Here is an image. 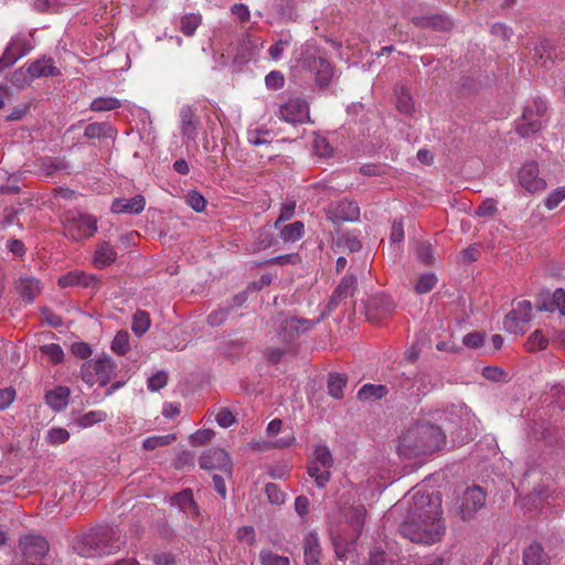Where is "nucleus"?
Instances as JSON below:
<instances>
[{
  "label": "nucleus",
  "instance_id": "603ef678",
  "mask_svg": "<svg viewBox=\"0 0 565 565\" xmlns=\"http://www.w3.org/2000/svg\"><path fill=\"white\" fill-rule=\"evenodd\" d=\"M565 200V186H558L553 192H551L545 199V206L548 210H554L558 206V204Z\"/></svg>",
  "mask_w": 565,
  "mask_h": 565
},
{
  "label": "nucleus",
  "instance_id": "4468645a",
  "mask_svg": "<svg viewBox=\"0 0 565 565\" xmlns=\"http://www.w3.org/2000/svg\"><path fill=\"white\" fill-rule=\"evenodd\" d=\"M519 183L530 193L541 192L546 189V181L539 177L536 162H526L519 171Z\"/></svg>",
  "mask_w": 565,
  "mask_h": 565
},
{
  "label": "nucleus",
  "instance_id": "2f4dec72",
  "mask_svg": "<svg viewBox=\"0 0 565 565\" xmlns=\"http://www.w3.org/2000/svg\"><path fill=\"white\" fill-rule=\"evenodd\" d=\"M353 295V276H345L342 278L339 286L332 294L331 303L337 306L342 299Z\"/></svg>",
  "mask_w": 565,
  "mask_h": 565
},
{
  "label": "nucleus",
  "instance_id": "37998d69",
  "mask_svg": "<svg viewBox=\"0 0 565 565\" xmlns=\"http://www.w3.org/2000/svg\"><path fill=\"white\" fill-rule=\"evenodd\" d=\"M437 284L434 273L423 274L415 284V291L419 295L429 292Z\"/></svg>",
  "mask_w": 565,
  "mask_h": 565
},
{
  "label": "nucleus",
  "instance_id": "cd10ccee",
  "mask_svg": "<svg viewBox=\"0 0 565 565\" xmlns=\"http://www.w3.org/2000/svg\"><path fill=\"white\" fill-rule=\"evenodd\" d=\"M279 236L285 243H294L305 234V224L301 221H295L279 228Z\"/></svg>",
  "mask_w": 565,
  "mask_h": 565
},
{
  "label": "nucleus",
  "instance_id": "39448f33",
  "mask_svg": "<svg viewBox=\"0 0 565 565\" xmlns=\"http://www.w3.org/2000/svg\"><path fill=\"white\" fill-rule=\"evenodd\" d=\"M547 105L536 98L532 104L525 106L522 116L515 120V131L522 138H529L539 132L547 121Z\"/></svg>",
  "mask_w": 565,
  "mask_h": 565
},
{
  "label": "nucleus",
  "instance_id": "a19ab883",
  "mask_svg": "<svg viewBox=\"0 0 565 565\" xmlns=\"http://www.w3.org/2000/svg\"><path fill=\"white\" fill-rule=\"evenodd\" d=\"M259 563L262 565H290L287 556L278 555L267 548H263L259 552Z\"/></svg>",
  "mask_w": 565,
  "mask_h": 565
},
{
  "label": "nucleus",
  "instance_id": "e2e57ef3",
  "mask_svg": "<svg viewBox=\"0 0 565 565\" xmlns=\"http://www.w3.org/2000/svg\"><path fill=\"white\" fill-rule=\"evenodd\" d=\"M300 257L297 253H292V254H286V255H279V256H276V257H273L270 259H268L266 263L269 264V265H279V266H284V265H287V264H297V263H300Z\"/></svg>",
  "mask_w": 565,
  "mask_h": 565
},
{
  "label": "nucleus",
  "instance_id": "9b49d317",
  "mask_svg": "<svg viewBox=\"0 0 565 565\" xmlns=\"http://www.w3.org/2000/svg\"><path fill=\"white\" fill-rule=\"evenodd\" d=\"M199 465L205 470H220L226 476L232 475L233 462L228 454L221 448H212L203 452Z\"/></svg>",
  "mask_w": 565,
  "mask_h": 565
},
{
  "label": "nucleus",
  "instance_id": "bb28decb",
  "mask_svg": "<svg viewBox=\"0 0 565 565\" xmlns=\"http://www.w3.org/2000/svg\"><path fill=\"white\" fill-rule=\"evenodd\" d=\"M387 393L388 390L383 384H365L359 390L356 397L360 401L375 402L385 397Z\"/></svg>",
  "mask_w": 565,
  "mask_h": 565
},
{
  "label": "nucleus",
  "instance_id": "f03ea898",
  "mask_svg": "<svg viewBox=\"0 0 565 565\" xmlns=\"http://www.w3.org/2000/svg\"><path fill=\"white\" fill-rule=\"evenodd\" d=\"M446 441V434L439 426L422 420L401 436L397 452L405 459L419 458L441 450Z\"/></svg>",
  "mask_w": 565,
  "mask_h": 565
},
{
  "label": "nucleus",
  "instance_id": "0eeeda50",
  "mask_svg": "<svg viewBox=\"0 0 565 565\" xmlns=\"http://www.w3.org/2000/svg\"><path fill=\"white\" fill-rule=\"evenodd\" d=\"M487 493L480 486L468 487L449 511L451 518L459 516L463 522L472 520L486 504Z\"/></svg>",
  "mask_w": 565,
  "mask_h": 565
},
{
  "label": "nucleus",
  "instance_id": "79ce46f5",
  "mask_svg": "<svg viewBox=\"0 0 565 565\" xmlns=\"http://www.w3.org/2000/svg\"><path fill=\"white\" fill-rule=\"evenodd\" d=\"M130 349L129 334L127 331H119L111 342V350L119 354L125 355Z\"/></svg>",
  "mask_w": 565,
  "mask_h": 565
},
{
  "label": "nucleus",
  "instance_id": "473e14b6",
  "mask_svg": "<svg viewBox=\"0 0 565 565\" xmlns=\"http://www.w3.org/2000/svg\"><path fill=\"white\" fill-rule=\"evenodd\" d=\"M307 471L319 488H324L330 480V469L316 465L315 462H308Z\"/></svg>",
  "mask_w": 565,
  "mask_h": 565
},
{
  "label": "nucleus",
  "instance_id": "4c0bfd02",
  "mask_svg": "<svg viewBox=\"0 0 565 565\" xmlns=\"http://www.w3.org/2000/svg\"><path fill=\"white\" fill-rule=\"evenodd\" d=\"M529 321L522 320L515 312H509L503 320V328L505 331L513 334H522L525 331V324Z\"/></svg>",
  "mask_w": 565,
  "mask_h": 565
},
{
  "label": "nucleus",
  "instance_id": "423d86ee",
  "mask_svg": "<svg viewBox=\"0 0 565 565\" xmlns=\"http://www.w3.org/2000/svg\"><path fill=\"white\" fill-rule=\"evenodd\" d=\"M64 235L73 241L88 238L97 231V220L79 211H67L62 216Z\"/></svg>",
  "mask_w": 565,
  "mask_h": 565
},
{
  "label": "nucleus",
  "instance_id": "7ed1b4c3",
  "mask_svg": "<svg viewBox=\"0 0 565 565\" xmlns=\"http://www.w3.org/2000/svg\"><path fill=\"white\" fill-rule=\"evenodd\" d=\"M124 544L117 527L100 525L77 537L73 547L83 557H96L114 554Z\"/></svg>",
  "mask_w": 565,
  "mask_h": 565
},
{
  "label": "nucleus",
  "instance_id": "6e6552de",
  "mask_svg": "<svg viewBox=\"0 0 565 565\" xmlns=\"http://www.w3.org/2000/svg\"><path fill=\"white\" fill-rule=\"evenodd\" d=\"M115 367L111 358L104 354L96 360L83 363L81 369L82 380L90 386L96 382L100 386H105L110 382Z\"/></svg>",
  "mask_w": 565,
  "mask_h": 565
},
{
  "label": "nucleus",
  "instance_id": "774afa93",
  "mask_svg": "<svg viewBox=\"0 0 565 565\" xmlns=\"http://www.w3.org/2000/svg\"><path fill=\"white\" fill-rule=\"evenodd\" d=\"M265 83L268 88L278 89L284 86L285 78L280 72L273 71L265 77Z\"/></svg>",
  "mask_w": 565,
  "mask_h": 565
},
{
  "label": "nucleus",
  "instance_id": "5fc2aeb1",
  "mask_svg": "<svg viewBox=\"0 0 565 565\" xmlns=\"http://www.w3.org/2000/svg\"><path fill=\"white\" fill-rule=\"evenodd\" d=\"M237 540L249 546L256 543V531L253 526L245 525L237 530Z\"/></svg>",
  "mask_w": 565,
  "mask_h": 565
},
{
  "label": "nucleus",
  "instance_id": "5701e85b",
  "mask_svg": "<svg viewBox=\"0 0 565 565\" xmlns=\"http://www.w3.org/2000/svg\"><path fill=\"white\" fill-rule=\"evenodd\" d=\"M308 67L315 74L319 86L324 87L329 85L333 76V68L327 60L322 57L312 58L308 62Z\"/></svg>",
  "mask_w": 565,
  "mask_h": 565
},
{
  "label": "nucleus",
  "instance_id": "b1692460",
  "mask_svg": "<svg viewBox=\"0 0 565 565\" xmlns=\"http://www.w3.org/2000/svg\"><path fill=\"white\" fill-rule=\"evenodd\" d=\"M71 391L66 386H57L45 393V403L55 412L66 408L70 401Z\"/></svg>",
  "mask_w": 565,
  "mask_h": 565
},
{
  "label": "nucleus",
  "instance_id": "680f3d73",
  "mask_svg": "<svg viewBox=\"0 0 565 565\" xmlns=\"http://www.w3.org/2000/svg\"><path fill=\"white\" fill-rule=\"evenodd\" d=\"M215 420L221 427L227 428L232 426L236 419L233 413L228 408L224 407L217 412Z\"/></svg>",
  "mask_w": 565,
  "mask_h": 565
},
{
  "label": "nucleus",
  "instance_id": "49530a36",
  "mask_svg": "<svg viewBox=\"0 0 565 565\" xmlns=\"http://www.w3.org/2000/svg\"><path fill=\"white\" fill-rule=\"evenodd\" d=\"M297 202L296 200H288L281 204L280 213L277 221L274 223L276 230L280 228V224L290 220L295 215Z\"/></svg>",
  "mask_w": 565,
  "mask_h": 565
},
{
  "label": "nucleus",
  "instance_id": "c85d7f7f",
  "mask_svg": "<svg viewBox=\"0 0 565 565\" xmlns=\"http://www.w3.org/2000/svg\"><path fill=\"white\" fill-rule=\"evenodd\" d=\"M172 503L178 505L184 513L195 514L198 505L194 502L193 493L191 490H184L172 497Z\"/></svg>",
  "mask_w": 565,
  "mask_h": 565
},
{
  "label": "nucleus",
  "instance_id": "1a4fd4ad",
  "mask_svg": "<svg viewBox=\"0 0 565 565\" xmlns=\"http://www.w3.org/2000/svg\"><path fill=\"white\" fill-rule=\"evenodd\" d=\"M395 310V302L385 294H376L365 303V317L370 322L379 323Z\"/></svg>",
  "mask_w": 565,
  "mask_h": 565
},
{
  "label": "nucleus",
  "instance_id": "3c124183",
  "mask_svg": "<svg viewBox=\"0 0 565 565\" xmlns=\"http://www.w3.org/2000/svg\"><path fill=\"white\" fill-rule=\"evenodd\" d=\"M107 417V414L103 411H90L86 414H84L78 423L81 426L83 427H89L96 423H100L103 420H105Z\"/></svg>",
  "mask_w": 565,
  "mask_h": 565
},
{
  "label": "nucleus",
  "instance_id": "dca6fc26",
  "mask_svg": "<svg viewBox=\"0 0 565 565\" xmlns=\"http://www.w3.org/2000/svg\"><path fill=\"white\" fill-rule=\"evenodd\" d=\"M411 22L419 29H430L436 32H447L454 28V22L447 14L414 15Z\"/></svg>",
  "mask_w": 565,
  "mask_h": 565
},
{
  "label": "nucleus",
  "instance_id": "f704fd0d",
  "mask_svg": "<svg viewBox=\"0 0 565 565\" xmlns=\"http://www.w3.org/2000/svg\"><path fill=\"white\" fill-rule=\"evenodd\" d=\"M151 320L147 311L138 310L132 317L131 330L136 335L145 334L150 328Z\"/></svg>",
  "mask_w": 565,
  "mask_h": 565
},
{
  "label": "nucleus",
  "instance_id": "7c9ffc66",
  "mask_svg": "<svg viewBox=\"0 0 565 565\" xmlns=\"http://www.w3.org/2000/svg\"><path fill=\"white\" fill-rule=\"evenodd\" d=\"M308 462H315L327 469L333 466V458L326 445H317Z\"/></svg>",
  "mask_w": 565,
  "mask_h": 565
},
{
  "label": "nucleus",
  "instance_id": "f8f14e48",
  "mask_svg": "<svg viewBox=\"0 0 565 565\" xmlns=\"http://www.w3.org/2000/svg\"><path fill=\"white\" fill-rule=\"evenodd\" d=\"M278 117L290 124L306 122L309 119V106L301 98H290L280 106Z\"/></svg>",
  "mask_w": 565,
  "mask_h": 565
},
{
  "label": "nucleus",
  "instance_id": "a211bd4d",
  "mask_svg": "<svg viewBox=\"0 0 565 565\" xmlns=\"http://www.w3.org/2000/svg\"><path fill=\"white\" fill-rule=\"evenodd\" d=\"M146 206V199L141 194H137L131 199L118 198L111 203V212L116 214H140Z\"/></svg>",
  "mask_w": 565,
  "mask_h": 565
},
{
  "label": "nucleus",
  "instance_id": "aec40b11",
  "mask_svg": "<svg viewBox=\"0 0 565 565\" xmlns=\"http://www.w3.org/2000/svg\"><path fill=\"white\" fill-rule=\"evenodd\" d=\"M522 563L523 565H551V557L543 545L534 541L523 550Z\"/></svg>",
  "mask_w": 565,
  "mask_h": 565
},
{
  "label": "nucleus",
  "instance_id": "338daca9",
  "mask_svg": "<svg viewBox=\"0 0 565 565\" xmlns=\"http://www.w3.org/2000/svg\"><path fill=\"white\" fill-rule=\"evenodd\" d=\"M497 212V202L492 199L483 201L476 210L478 216H493Z\"/></svg>",
  "mask_w": 565,
  "mask_h": 565
},
{
  "label": "nucleus",
  "instance_id": "6e6d98bb",
  "mask_svg": "<svg viewBox=\"0 0 565 565\" xmlns=\"http://www.w3.org/2000/svg\"><path fill=\"white\" fill-rule=\"evenodd\" d=\"M369 565H394V562L385 551L376 548L370 553Z\"/></svg>",
  "mask_w": 565,
  "mask_h": 565
},
{
  "label": "nucleus",
  "instance_id": "c9c22d12",
  "mask_svg": "<svg viewBox=\"0 0 565 565\" xmlns=\"http://www.w3.org/2000/svg\"><path fill=\"white\" fill-rule=\"evenodd\" d=\"M202 22L200 13H189L181 18L180 30L185 36H192Z\"/></svg>",
  "mask_w": 565,
  "mask_h": 565
},
{
  "label": "nucleus",
  "instance_id": "ea45409f",
  "mask_svg": "<svg viewBox=\"0 0 565 565\" xmlns=\"http://www.w3.org/2000/svg\"><path fill=\"white\" fill-rule=\"evenodd\" d=\"M177 439L174 434L151 436L143 440V448L148 451L154 450L172 444Z\"/></svg>",
  "mask_w": 565,
  "mask_h": 565
},
{
  "label": "nucleus",
  "instance_id": "a18cd8bd",
  "mask_svg": "<svg viewBox=\"0 0 565 565\" xmlns=\"http://www.w3.org/2000/svg\"><path fill=\"white\" fill-rule=\"evenodd\" d=\"M41 352L46 355L53 364H58L64 359V352L60 344L50 343L40 348Z\"/></svg>",
  "mask_w": 565,
  "mask_h": 565
},
{
  "label": "nucleus",
  "instance_id": "9d476101",
  "mask_svg": "<svg viewBox=\"0 0 565 565\" xmlns=\"http://www.w3.org/2000/svg\"><path fill=\"white\" fill-rule=\"evenodd\" d=\"M535 308L539 311L555 312L565 316V289L557 288L551 292L547 288H542L535 295Z\"/></svg>",
  "mask_w": 565,
  "mask_h": 565
},
{
  "label": "nucleus",
  "instance_id": "052dcab7",
  "mask_svg": "<svg viewBox=\"0 0 565 565\" xmlns=\"http://www.w3.org/2000/svg\"><path fill=\"white\" fill-rule=\"evenodd\" d=\"M462 343L470 349L481 348L484 343V334L481 332H470L463 337Z\"/></svg>",
  "mask_w": 565,
  "mask_h": 565
},
{
  "label": "nucleus",
  "instance_id": "4be33fe9",
  "mask_svg": "<svg viewBox=\"0 0 565 565\" xmlns=\"http://www.w3.org/2000/svg\"><path fill=\"white\" fill-rule=\"evenodd\" d=\"M303 557L306 565H321V546L316 532H308L303 537Z\"/></svg>",
  "mask_w": 565,
  "mask_h": 565
},
{
  "label": "nucleus",
  "instance_id": "4d7b16f0",
  "mask_svg": "<svg viewBox=\"0 0 565 565\" xmlns=\"http://www.w3.org/2000/svg\"><path fill=\"white\" fill-rule=\"evenodd\" d=\"M168 375L163 371H159L148 379V388L151 392H157L167 385Z\"/></svg>",
  "mask_w": 565,
  "mask_h": 565
},
{
  "label": "nucleus",
  "instance_id": "72a5a7b5",
  "mask_svg": "<svg viewBox=\"0 0 565 565\" xmlns=\"http://www.w3.org/2000/svg\"><path fill=\"white\" fill-rule=\"evenodd\" d=\"M121 107V102L116 97H97L90 103V110L93 111H109Z\"/></svg>",
  "mask_w": 565,
  "mask_h": 565
},
{
  "label": "nucleus",
  "instance_id": "393cba45",
  "mask_svg": "<svg viewBox=\"0 0 565 565\" xmlns=\"http://www.w3.org/2000/svg\"><path fill=\"white\" fill-rule=\"evenodd\" d=\"M394 95L396 97V108L401 114L413 115L415 105L411 92L403 85L394 87Z\"/></svg>",
  "mask_w": 565,
  "mask_h": 565
},
{
  "label": "nucleus",
  "instance_id": "f3484780",
  "mask_svg": "<svg viewBox=\"0 0 565 565\" xmlns=\"http://www.w3.org/2000/svg\"><path fill=\"white\" fill-rule=\"evenodd\" d=\"M15 289L25 302L32 303L42 292L43 286L35 277L22 275L15 282Z\"/></svg>",
  "mask_w": 565,
  "mask_h": 565
},
{
  "label": "nucleus",
  "instance_id": "58836bf2",
  "mask_svg": "<svg viewBox=\"0 0 565 565\" xmlns=\"http://www.w3.org/2000/svg\"><path fill=\"white\" fill-rule=\"evenodd\" d=\"M347 385V379L341 374H330L328 379V393L334 398L343 396V388Z\"/></svg>",
  "mask_w": 565,
  "mask_h": 565
},
{
  "label": "nucleus",
  "instance_id": "6ab92c4d",
  "mask_svg": "<svg viewBox=\"0 0 565 565\" xmlns=\"http://www.w3.org/2000/svg\"><path fill=\"white\" fill-rule=\"evenodd\" d=\"M26 73L29 75L30 81L41 77H53L60 74V71L53 64V60L51 57L43 56L32 63L26 67Z\"/></svg>",
  "mask_w": 565,
  "mask_h": 565
},
{
  "label": "nucleus",
  "instance_id": "ddd939ff",
  "mask_svg": "<svg viewBox=\"0 0 565 565\" xmlns=\"http://www.w3.org/2000/svg\"><path fill=\"white\" fill-rule=\"evenodd\" d=\"M20 546L24 558L42 561L49 550L46 539L39 534H28L20 540Z\"/></svg>",
  "mask_w": 565,
  "mask_h": 565
},
{
  "label": "nucleus",
  "instance_id": "412c9836",
  "mask_svg": "<svg viewBox=\"0 0 565 565\" xmlns=\"http://www.w3.org/2000/svg\"><path fill=\"white\" fill-rule=\"evenodd\" d=\"M181 131L188 139H196L200 118L191 106H183L180 111Z\"/></svg>",
  "mask_w": 565,
  "mask_h": 565
},
{
  "label": "nucleus",
  "instance_id": "0e129e2a",
  "mask_svg": "<svg viewBox=\"0 0 565 565\" xmlns=\"http://www.w3.org/2000/svg\"><path fill=\"white\" fill-rule=\"evenodd\" d=\"M214 436V431L211 429L198 430L191 435V444L193 446H203L209 443Z\"/></svg>",
  "mask_w": 565,
  "mask_h": 565
},
{
  "label": "nucleus",
  "instance_id": "c756f323",
  "mask_svg": "<svg viewBox=\"0 0 565 565\" xmlns=\"http://www.w3.org/2000/svg\"><path fill=\"white\" fill-rule=\"evenodd\" d=\"M554 46L550 40H542L534 47V61L542 67H547V64L552 62V54Z\"/></svg>",
  "mask_w": 565,
  "mask_h": 565
},
{
  "label": "nucleus",
  "instance_id": "c03bdc74",
  "mask_svg": "<svg viewBox=\"0 0 565 565\" xmlns=\"http://www.w3.org/2000/svg\"><path fill=\"white\" fill-rule=\"evenodd\" d=\"M548 340L541 330H535L526 340L525 348L527 351L543 350L547 347Z\"/></svg>",
  "mask_w": 565,
  "mask_h": 565
},
{
  "label": "nucleus",
  "instance_id": "e433bc0d",
  "mask_svg": "<svg viewBox=\"0 0 565 565\" xmlns=\"http://www.w3.org/2000/svg\"><path fill=\"white\" fill-rule=\"evenodd\" d=\"M113 127L107 122H93L85 127L84 136L89 139L110 137Z\"/></svg>",
  "mask_w": 565,
  "mask_h": 565
},
{
  "label": "nucleus",
  "instance_id": "13d9d810",
  "mask_svg": "<svg viewBox=\"0 0 565 565\" xmlns=\"http://www.w3.org/2000/svg\"><path fill=\"white\" fill-rule=\"evenodd\" d=\"M296 441V437L292 433L284 435L281 438L273 441L266 443L264 447H259V450H267L269 448H286L291 446Z\"/></svg>",
  "mask_w": 565,
  "mask_h": 565
},
{
  "label": "nucleus",
  "instance_id": "f257e3e1",
  "mask_svg": "<svg viewBox=\"0 0 565 565\" xmlns=\"http://www.w3.org/2000/svg\"><path fill=\"white\" fill-rule=\"evenodd\" d=\"M441 514L439 492L431 494L417 492L414 495L413 507L398 525V532L414 543L431 545L440 542L446 533Z\"/></svg>",
  "mask_w": 565,
  "mask_h": 565
},
{
  "label": "nucleus",
  "instance_id": "864d4df0",
  "mask_svg": "<svg viewBox=\"0 0 565 565\" xmlns=\"http://www.w3.org/2000/svg\"><path fill=\"white\" fill-rule=\"evenodd\" d=\"M186 203L195 211V212H203L206 206V200L204 196L196 192L191 191L186 195Z\"/></svg>",
  "mask_w": 565,
  "mask_h": 565
},
{
  "label": "nucleus",
  "instance_id": "69168bd1",
  "mask_svg": "<svg viewBox=\"0 0 565 565\" xmlns=\"http://www.w3.org/2000/svg\"><path fill=\"white\" fill-rule=\"evenodd\" d=\"M17 392L13 387L0 388V411L8 408L15 399Z\"/></svg>",
  "mask_w": 565,
  "mask_h": 565
},
{
  "label": "nucleus",
  "instance_id": "a878e982",
  "mask_svg": "<svg viewBox=\"0 0 565 565\" xmlns=\"http://www.w3.org/2000/svg\"><path fill=\"white\" fill-rule=\"evenodd\" d=\"M117 258L116 250L110 246L109 243L104 242L99 244L95 250L94 265L103 269L113 264Z\"/></svg>",
  "mask_w": 565,
  "mask_h": 565
},
{
  "label": "nucleus",
  "instance_id": "20e7f679",
  "mask_svg": "<svg viewBox=\"0 0 565 565\" xmlns=\"http://www.w3.org/2000/svg\"><path fill=\"white\" fill-rule=\"evenodd\" d=\"M342 515L334 514L331 516L330 520V536L333 543L334 553L340 561H347L350 558L351 555V545H352V515L344 514L343 520Z\"/></svg>",
  "mask_w": 565,
  "mask_h": 565
},
{
  "label": "nucleus",
  "instance_id": "bf43d9fd",
  "mask_svg": "<svg viewBox=\"0 0 565 565\" xmlns=\"http://www.w3.org/2000/svg\"><path fill=\"white\" fill-rule=\"evenodd\" d=\"M532 310L533 306L530 300H522L520 301L514 309L511 310V312H515V316L518 315L522 320L531 321L532 319Z\"/></svg>",
  "mask_w": 565,
  "mask_h": 565
},
{
  "label": "nucleus",
  "instance_id": "09e8293b",
  "mask_svg": "<svg viewBox=\"0 0 565 565\" xmlns=\"http://www.w3.org/2000/svg\"><path fill=\"white\" fill-rule=\"evenodd\" d=\"M417 259L426 266L434 263L433 246L429 242H420L418 244Z\"/></svg>",
  "mask_w": 565,
  "mask_h": 565
},
{
  "label": "nucleus",
  "instance_id": "2eb2a0df",
  "mask_svg": "<svg viewBox=\"0 0 565 565\" xmlns=\"http://www.w3.org/2000/svg\"><path fill=\"white\" fill-rule=\"evenodd\" d=\"M32 50L30 41L25 36L18 35L8 44L2 57L0 58V68H6L14 64L19 58L26 55Z\"/></svg>",
  "mask_w": 565,
  "mask_h": 565
},
{
  "label": "nucleus",
  "instance_id": "8fccbe9b",
  "mask_svg": "<svg viewBox=\"0 0 565 565\" xmlns=\"http://www.w3.org/2000/svg\"><path fill=\"white\" fill-rule=\"evenodd\" d=\"M265 493L268 501L273 504H282L285 502L286 494L276 483H267L265 487Z\"/></svg>",
  "mask_w": 565,
  "mask_h": 565
},
{
  "label": "nucleus",
  "instance_id": "de8ad7c7",
  "mask_svg": "<svg viewBox=\"0 0 565 565\" xmlns=\"http://www.w3.org/2000/svg\"><path fill=\"white\" fill-rule=\"evenodd\" d=\"M46 439L51 445H61L70 439V433L65 428L53 427L47 431Z\"/></svg>",
  "mask_w": 565,
  "mask_h": 565
}]
</instances>
